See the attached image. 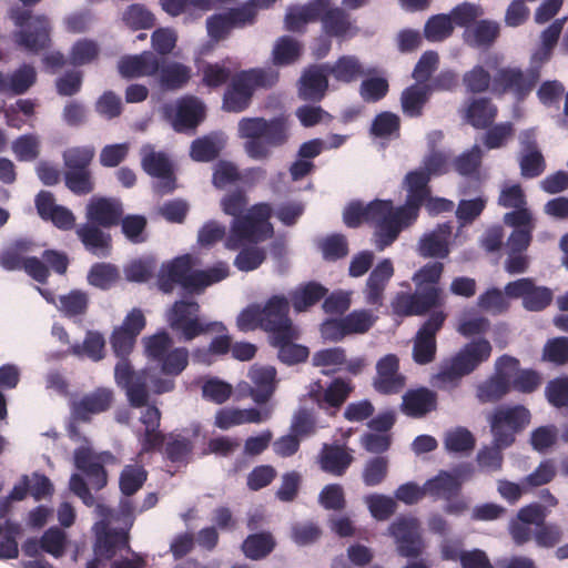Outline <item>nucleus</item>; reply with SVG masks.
Returning <instances> with one entry per match:
<instances>
[{
	"mask_svg": "<svg viewBox=\"0 0 568 568\" xmlns=\"http://www.w3.org/2000/svg\"><path fill=\"white\" fill-rule=\"evenodd\" d=\"M407 192L403 205L395 207L390 200H373L367 204L351 202L343 212V221L348 227H357L362 222L374 225V245L378 252L393 244L399 233L413 224L426 201V166L408 172L403 181Z\"/></svg>",
	"mask_w": 568,
	"mask_h": 568,
	"instance_id": "nucleus-1",
	"label": "nucleus"
},
{
	"mask_svg": "<svg viewBox=\"0 0 568 568\" xmlns=\"http://www.w3.org/2000/svg\"><path fill=\"white\" fill-rule=\"evenodd\" d=\"M237 134L244 139L246 155L255 161L267 160L272 149L284 145L288 140V124L282 116L270 120L260 116L242 118Z\"/></svg>",
	"mask_w": 568,
	"mask_h": 568,
	"instance_id": "nucleus-2",
	"label": "nucleus"
},
{
	"mask_svg": "<svg viewBox=\"0 0 568 568\" xmlns=\"http://www.w3.org/2000/svg\"><path fill=\"white\" fill-rule=\"evenodd\" d=\"M136 337L119 327L111 335V345L119 362L114 367V379L119 387L125 390L131 406L143 407L148 402L149 373L146 371L135 372L128 355L131 353Z\"/></svg>",
	"mask_w": 568,
	"mask_h": 568,
	"instance_id": "nucleus-3",
	"label": "nucleus"
},
{
	"mask_svg": "<svg viewBox=\"0 0 568 568\" xmlns=\"http://www.w3.org/2000/svg\"><path fill=\"white\" fill-rule=\"evenodd\" d=\"M98 514H100L103 518L102 521L95 523L92 527V530L95 536L94 541V558L87 564V568H105L103 560H110L118 552L121 551H130L129 545V531L133 526L134 517H133V508L130 501L121 503V511L120 519L123 523V526L120 530H108V521L105 518L110 515V511L103 506H98Z\"/></svg>",
	"mask_w": 568,
	"mask_h": 568,
	"instance_id": "nucleus-4",
	"label": "nucleus"
},
{
	"mask_svg": "<svg viewBox=\"0 0 568 568\" xmlns=\"http://www.w3.org/2000/svg\"><path fill=\"white\" fill-rule=\"evenodd\" d=\"M278 80V72L271 68H253L235 73L223 95V110L240 113L246 110L257 89L273 87Z\"/></svg>",
	"mask_w": 568,
	"mask_h": 568,
	"instance_id": "nucleus-5",
	"label": "nucleus"
},
{
	"mask_svg": "<svg viewBox=\"0 0 568 568\" xmlns=\"http://www.w3.org/2000/svg\"><path fill=\"white\" fill-rule=\"evenodd\" d=\"M272 207L267 203H257L242 216L233 219L225 246L237 250L248 244H257L272 237L274 230L270 223Z\"/></svg>",
	"mask_w": 568,
	"mask_h": 568,
	"instance_id": "nucleus-6",
	"label": "nucleus"
},
{
	"mask_svg": "<svg viewBox=\"0 0 568 568\" xmlns=\"http://www.w3.org/2000/svg\"><path fill=\"white\" fill-rule=\"evenodd\" d=\"M165 321L181 342H191L210 332L225 331L222 322H207L200 316V304L193 298L175 301L165 312Z\"/></svg>",
	"mask_w": 568,
	"mask_h": 568,
	"instance_id": "nucleus-7",
	"label": "nucleus"
},
{
	"mask_svg": "<svg viewBox=\"0 0 568 568\" xmlns=\"http://www.w3.org/2000/svg\"><path fill=\"white\" fill-rule=\"evenodd\" d=\"M491 354V345L485 338L466 344L440 372L433 376L432 385L438 388L456 386L459 379L475 371Z\"/></svg>",
	"mask_w": 568,
	"mask_h": 568,
	"instance_id": "nucleus-8",
	"label": "nucleus"
},
{
	"mask_svg": "<svg viewBox=\"0 0 568 568\" xmlns=\"http://www.w3.org/2000/svg\"><path fill=\"white\" fill-rule=\"evenodd\" d=\"M9 16L17 27L12 38L19 48L33 54L49 48L51 24L47 16L33 14L21 7L11 8Z\"/></svg>",
	"mask_w": 568,
	"mask_h": 568,
	"instance_id": "nucleus-9",
	"label": "nucleus"
},
{
	"mask_svg": "<svg viewBox=\"0 0 568 568\" xmlns=\"http://www.w3.org/2000/svg\"><path fill=\"white\" fill-rule=\"evenodd\" d=\"M148 357L155 362L163 374L180 375L189 364V351L185 347H174L168 332L161 331L143 339Z\"/></svg>",
	"mask_w": 568,
	"mask_h": 568,
	"instance_id": "nucleus-10",
	"label": "nucleus"
},
{
	"mask_svg": "<svg viewBox=\"0 0 568 568\" xmlns=\"http://www.w3.org/2000/svg\"><path fill=\"white\" fill-rule=\"evenodd\" d=\"M540 80L539 67L523 70L519 67H504L493 78L491 93L501 97L510 93L517 101H524Z\"/></svg>",
	"mask_w": 568,
	"mask_h": 568,
	"instance_id": "nucleus-11",
	"label": "nucleus"
},
{
	"mask_svg": "<svg viewBox=\"0 0 568 568\" xmlns=\"http://www.w3.org/2000/svg\"><path fill=\"white\" fill-rule=\"evenodd\" d=\"M494 442L499 447H509L516 435L530 423V412L523 405L498 407L488 418Z\"/></svg>",
	"mask_w": 568,
	"mask_h": 568,
	"instance_id": "nucleus-12",
	"label": "nucleus"
},
{
	"mask_svg": "<svg viewBox=\"0 0 568 568\" xmlns=\"http://www.w3.org/2000/svg\"><path fill=\"white\" fill-rule=\"evenodd\" d=\"M200 276L197 271L193 270V257L184 254L162 264L158 274V286L165 294L172 293L175 285H180L189 293H197Z\"/></svg>",
	"mask_w": 568,
	"mask_h": 568,
	"instance_id": "nucleus-13",
	"label": "nucleus"
},
{
	"mask_svg": "<svg viewBox=\"0 0 568 568\" xmlns=\"http://www.w3.org/2000/svg\"><path fill=\"white\" fill-rule=\"evenodd\" d=\"M68 432L72 440H83L85 444L74 450L73 457L75 467L87 476L89 483L94 489H102L108 481L106 473L102 463L112 458V455L108 452H104L99 456L93 455L88 445V439L81 437L77 426L73 424L69 426Z\"/></svg>",
	"mask_w": 568,
	"mask_h": 568,
	"instance_id": "nucleus-14",
	"label": "nucleus"
},
{
	"mask_svg": "<svg viewBox=\"0 0 568 568\" xmlns=\"http://www.w3.org/2000/svg\"><path fill=\"white\" fill-rule=\"evenodd\" d=\"M505 294L511 300H521L523 307L528 312H541L554 300V292L547 286L536 284L532 277H521L505 285Z\"/></svg>",
	"mask_w": 568,
	"mask_h": 568,
	"instance_id": "nucleus-15",
	"label": "nucleus"
},
{
	"mask_svg": "<svg viewBox=\"0 0 568 568\" xmlns=\"http://www.w3.org/2000/svg\"><path fill=\"white\" fill-rule=\"evenodd\" d=\"M519 361L503 355L496 361L495 374L478 385L477 397L481 403H495L510 390V379L517 371Z\"/></svg>",
	"mask_w": 568,
	"mask_h": 568,
	"instance_id": "nucleus-16",
	"label": "nucleus"
},
{
	"mask_svg": "<svg viewBox=\"0 0 568 568\" xmlns=\"http://www.w3.org/2000/svg\"><path fill=\"white\" fill-rule=\"evenodd\" d=\"M141 165L146 174L159 181L154 189L160 194H168L175 189L173 164L164 152H156L152 144H144L140 150Z\"/></svg>",
	"mask_w": 568,
	"mask_h": 568,
	"instance_id": "nucleus-17",
	"label": "nucleus"
},
{
	"mask_svg": "<svg viewBox=\"0 0 568 568\" xmlns=\"http://www.w3.org/2000/svg\"><path fill=\"white\" fill-rule=\"evenodd\" d=\"M163 114L176 132H193L204 119L205 106L195 97H183L174 104H164Z\"/></svg>",
	"mask_w": 568,
	"mask_h": 568,
	"instance_id": "nucleus-18",
	"label": "nucleus"
},
{
	"mask_svg": "<svg viewBox=\"0 0 568 568\" xmlns=\"http://www.w3.org/2000/svg\"><path fill=\"white\" fill-rule=\"evenodd\" d=\"M353 390L349 382L335 378L327 387L321 381L310 384L307 396L329 416H334Z\"/></svg>",
	"mask_w": 568,
	"mask_h": 568,
	"instance_id": "nucleus-19",
	"label": "nucleus"
},
{
	"mask_svg": "<svg viewBox=\"0 0 568 568\" xmlns=\"http://www.w3.org/2000/svg\"><path fill=\"white\" fill-rule=\"evenodd\" d=\"M474 467L470 463H463L450 471L442 470L437 476L428 479V495L450 499L459 495L463 483L470 479Z\"/></svg>",
	"mask_w": 568,
	"mask_h": 568,
	"instance_id": "nucleus-20",
	"label": "nucleus"
},
{
	"mask_svg": "<svg viewBox=\"0 0 568 568\" xmlns=\"http://www.w3.org/2000/svg\"><path fill=\"white\" fill-rule=\"evenodd\" d=\"M416 291L398 292L390 303L392 311L397 316L423 315L426 313V265L413 276Z\"/></svg>",
	"mask_w": 568,
	"mask_h": 568,
	"instance_id": "nucleus-21",
	"label": "nucleus"
},
{
	"mask_svg": "<svg viewBox=\"0 0 568 568\" xmlns=\"http://www.w3.org/2000/svg\"><path fill=\"white\" fill-rule=\"evenodd\" d=\"M288 311L290 303L284 295H273L261 308L262 328L270 332L272 338L281 334L287 336L290 331L295 328L288 317Z\"/></svg>",
	"mask_w": 568,
	"mask_h": 568,
	"instance_id": "nucleus-22",
	"label": "nucleus"
},
{
	"mask_svg": "<svg viewBox=\"0 0 568 568\" xmlns=\"http://www.w3.org/2000/svg\"><path fill=\"white\" fill-rule=\"evenodd\" d=\"M406 384V377L399 372V358L395 354H386L376 363V375L373 378L374 389L383 395L398 394Z\"/></svg>",
	"mask_w": 568,
	"mask_h": 568,
	"instance_id": "nucleus-23",
	"label": "nucleus"
},
{
	"mask_svg": "<svg viewBox=\"0 0 568 568\" xmlns=\"http://www.w3.org/2000/svg\"><path fill=\"white\" fill-rule=\"evenodd\" d=\"M397 550L403 557H416L423 547L418 521L414 518L398 517L388 527Z\"/></svg>",
	"mask_w": 568,
	"mask_h": 568,
	"instance_id": "nucleus-24",
	"label": "nucleus"
},
{
	"mask_svg": "<svg viewBox=\"0 0 568 568\" xmlns=\"http://www.w3.org/2000/svg\"><path fill=\"white\" fill-rule=\"evenodd\" d=\"M413 77L416 84L405 89L400 97L403 112L410 118L422 115L426 103V52L420 55Z\"/></svg>",
	"mask_w": 568,
	"mask_h": 568,
	"instance_id": "nucleus-25",
	"label": "nucleus"
},
{
	"mask_svg": "<svg viewBox=\"0 0 568 568\" xmlns=\"http://www.w3.org/2000/svg\"><path fill=\"white\" fill-rule=\"evenodd\" d=\"M394 275V266L389 258H383L371 271L363 288L364 301L378 310L384 304L385 290Z\"/></svg>",
	"mask_w": 568,
	"mask_h": 568,
	"instance_id": "nucleus-26",
	"label": "nucleus"
},
{
	"mask_svg": "<svg viewBox=\"0 0 568 568\" xmlns=\"http://www.w3.org/2000/svg\"><path fill=\"white\" fill-rule=\"evenodd\" d=\"M40 217L50 221L55 227L68 231L75 225L74 214L65 206L55 203L53 194L49 191H40L34 200Z\"/></svg>",
	"mask_w": 568,
	"mask_h": 568,
	"instance_id": "nucleus-27",
	"label": "nucleus"
},
{
	"mask_svg": "<svg viewBox=\"0 0 568 568\" xmlns=\"http://www.w3.org/2000/svg\"><path fill=\"white\" fill-rule=\"evenodd\" d=\"M140 422L144 426L143 430L136 432L141 452L148 453L162 447L165 435L159 430L161 422L160 409L153 405L145 406L141 413Z\"/></svg>",
	"mask_w": 568,
	"mask_h": 568,
	"instance_id": "nucleus-28",
	"label": "nucleus"
},
{
	"mask_svg": "<svg viewBox=\"0 0 568 568\" xmlns=\"http://www.w3.org/2000/svg\"><path fill=\"white\" fill-rule=\"evenodd\" d=\"M123 214L118 199L92 197L87 205V220L102 227L118 225Z\"/></svg>",
	"mask_w": 568,
	"mask_h": 568,
	"instance_id": "nucleus-29",
	"label": "nucleus"
},
{
	"mask_svg": "<svg viewBox=\"0 0 568 568\" xmlns=\"http://www.w3.org/2000/svg\"><path fill=\"white\" fill-rule=\"evenodd\" d=\"M328 64L312 65L300 79L298 95L302 100L320 102L328 88Z\"/></svg>",
	"mask_w": 568,
	"mask_h": 568,
	"instance_id": "nucleus-30",
	"label": "nucleus"
},
{
	"mask_svg": "<svg viewBox=\"0 0 568 568\" xmlns=\"http://www.w3.org/2000/svg\"><path fill=\"white\" fill-rule=\"evenodd\" d=\"M276 369L273 366L254 365L248 372L252 382L250 396L256 405L268 403L276 389Z\"/></svg>",
	"mask_w": 568,
	"mask_h": 568,
	"instance_id": "nucleus-31",
	"label": "nucleus"
},
{
	"mask_svg": "<svg viewBox=\"0 0 568 568\" xmlns=\"http://www.w3.org/2000/svg\"><path fill=\"white\" fill-rule=\"evenodd\" d=\"M75 233L84 248L97 257H108L112 250V239L100 225L89 222L80 224Z\"/></svg>",
	"mask_w": 568,
	"mask_h": 568,
	"instance_id": "nucleus-32",
	"label": "nucleus"
},
{
	"mask_svg": "<svg viewBox=\"0 0 568 568\" xmlns=\"http://www.w3.org/2000/svg\"><path fill=\"white\" fill-rule=\"evenodd\" d=\"M353 460V450L338 444H324L318 455L321 469L338 477L346 473Z\"/></svg>",
	"mask_w": 568,
	"mask_h": 568,
	"instance_id": "nucleus-33",
	"label": "nucleus"
},
{
	"mask_svg": "<svg viewBox=\"0 0 568 568\" xmlns=\"http://www.w3.org/2000/svg\"><path fill=\"white\" fill-rule=\"evenodd\" d=\"M119 73L123 78H140L155 74L160 69L158 57L150 51L141 54L126 55L118 63Z\"/></svg>",
	"mask_w": 568,
	"mask_h": 568,
	"instance_id": "nucleus-34",
	"label": "nucleus"
},
{
	"mask_svg": "<svg viewBox=\"0 0 568 568\" xmlns=\"http://www.w3.org/2000/svg\"><path fill=\"white\" fill-rule=\"evenodd\" d=\"M113 402V392L110 388L99 387L94 392L84 395L73 404L72 414L79 419L89 420L90 414H99L109 409Z\"/></svg>",
	"mask_w": 568,
	"mask_h": 568,
	"instance_id": "nucleus-35",
	"label": "nucleus"
},
{
	"mask_svg": "<svg viewBox=\"0 0 568 568\" xmlns=\"http://www.w3.org/2000/svg\"><path fill=\"white\" fill-rule=\"evenodd\" d=\"M284 335L285 334H281L272 338L273 345L278 348L277 356L280 361L287 365L306 361L308 357V348L293 342L298 338L297 329L294 328L290 331L287 336Z\"/></svg>",
	"mask_w": 568,
	"mask_h": 568,
	"instance_id": "nucleus-36",
	"label": "nucleus"
},
{
	"mask_svg": "<svg viewBox=\"0 0 568 568\" xmlns=\"http://www.w3.org/2000/svg\"><path fill=\"white\" fill-rule=\"evenodd\" d=\"M497 116V106L489 98L470 100L466 112V121L476 129H487Z\"/></svg>",
	"mask_w": 568,
	"mask_h": 568,
	"instance_id": "nucleus-37",
	"label": "nucleus"
},
{
	"mask_svg": "<svg viewBox=\"0 0 568 568\" xmlns=\"http://www.w3.org/2000/svg\"><path fill=\"white\" fill-rule=\"evenodd\" d=\"M322 24L325 34L336 38L353 37L356 29L349 21V16L341 8L327 9V12L322 17Z\"/></svg>",
	"mask_w": 568,
	"mask_h": 568,
	"instance_id": "nucleus-38",
	"label": "nucleus"
},
{
	"mask_svg": "<svg viewBox=\"0 0 568 568\" xmlns=\"http://www.w3.org/2000/svg\"><path fill=\"white\" fill-rule=\"evenodd\" d=\"M326 293L327 290L316 282H308L301 285L291 293L293 308L298 313L304 312L320 302Z\"/></svg>",
	"mask_w": 568,
	"mask_h": 568,
	"instance_id": "nucleus-39",
	"label": "nucleus"
},
{
	"mask_svg": "<svg viewBox=\"0 0 568 568\" xmlns=\"http://www.w3.org/2000/svg\"><path fill=\"white\" fill-rule=\"evenodd\" d=\"M483 156V150L475 144L454 159L453 168L459 175L479 180Z\"/></svg>",
	"mask_w": 568,
	"mask_h": 568,
	"instance_id": "nucleus-40",
	"label": "nucleus"
},
{
	"mask_svg": "<svg viewBox=\"0 0 568 568\" xmlns=\"http://www.w3.org/2000/svg\"><path fill=\"white\" fill-rule=\"evenodd\" d=\"M223 142V139L217 134L197 138L191 144L190 155L197 162L213 161L222 150Z\"/></svg>",
	"mask_w": 568,
	"mask_h": 568,
	"instance_id": "nucleus-41",
	"label": "nucleus"
},
{
	"mask_svg": "<svg viewBox=\"0 0 568 568\" xmlns=\"http://www.w3.org/2000/svg\"><path fill=\"white\" fill-rule=\"evenodd\" d=\"M453 229V222L448 221L428 233V257L445 258L448 256Z\"/></svg>",
	"mask_w": 568,
	"mask_h": 568,
	"instance_id": "nucleus-42",
	"label": "nucleus"
},
{
	"mask_svg": "<svg viewBox=\"0 0 568 568\" xmlns=\"http://www.w3.org/2000/svg\"><path fill=\"white\" fill-rule=\"evenodd\" d=\"M301 43L290 36L277 39L272 50L273 63L277 67L294 63L301 55Z\"/></svg>",
	"mask_w": 568,
	"mask_h": 568,
	"instance_id": "nucleus-43",
	"label": "nucleus"
},
{
	"mask_svg": "<svg viewBox=\"0 0 568 568\" xmlns=\"http://www.w3.org/2000/svg\"><path fill=\"white\" fill-rule=\"evenodd\" d=\"M37 80L36 69L31 64L23 63L11 74L6 75V90L11 94H23Z\"/></svg>",
	"mask_w": 568,
	"mask_h": 568,
	"instance_id": "nucleus-44",
	"label": "nucleus"
},
{
	"mask_svg": "<svg viewBox=\"0 0 568 568\" xmlns=\"http://www.w3.org/2000/svg\"><path fill=\"white\" fill-rule=\"evenodd\" d=\"M274 547L275 541L270 532L248 535L242 544L244 555L252 560L265 558Z\"/></svg>",
	"mask_w": 568,
	"mask_h": 568,
	"instance_id": "nucleus-45",
	"label": "nucleus"
},
{
	"mask_svg": "<svg viewBox=\"0 0 568 568\" xmlns=\"http://www.w3.org/2000/svg\"><path fill=\"white\" fill-rule=\"evenodd\" d=\"M327 72L337 81L351 83L365 72L355 55H343L333 65L328 64Z\"/></svg>",
	"mask_w": 568,
	"mask_h": 568,
	"instance_id": "nucleus-46",
	"label": "nucleus"
},
{
	"mask_svg": "<svg viewBox=\"0 0 568 568\" xmlns=\"http://www.w3.org/2000/svg\"><path fill=\"white\" fill-rule=\"evenodd\" d=\"M239 68V63L230 58L207 64L203 69V82L210 88L224 84Z\"/></svg>",
	"mask_w": 568,
	"mask_h": 568,
	"instance_id": "nucleus-47",
	"label": "nucleus"
},
{
	"mask_svg": "<svg viewBox=\"0 0 568 568\" xmlns=\"http://www.w3.org/2000/svg\"><path fill=\"white\" fill-rule=\"evenodd\" d=\"M191 77V69L178 62L168 63L160 70V84L165 90L182 88Z\"/></svg>",
	"mask_w": 568,
	"mask_h": 568,
	"instance_id": "nucleus-48",
	"label": "nucleus"
},
{
	"mask_svg": "<svg viewBox=\"0 0 568 568\" xmlns=\"http://www.w3.org/2000/svg\"><path fill=\"white\" fill-rule=\"evenodd\" d=\"M399 116L393 112L378 113L372 122L371 133L379 139H396L399 136Z\"/></svg>",
	"mask_w": 568,
	"mask_h": 568,
	"instance_id": "nucleus-49",
	"label": "nucleus"
},
{
	"mask_svg": "<svg viewBox=\"0 0 568 568\" xmlns=\"http://www.w3.org/2000/svg\"><path fill=\"white\" fill-rule=\"evenodd\" d=\"M377 320L374 311L367 308L354 310L343 317L348 335L367 333Z\"/></svg>",
	"mask_w": 568,
	"mask_h": 568,
	"instance_id": "nucleus-50",
	"label": "nucleus"
},
{
	"mask_svg": "<svg viewBox=\"0 0 568 568\" xmlns=\"http://www.w3.org/2000/svg\"><path fill=\"white\" fill-rule=\"evenodd\" d=\"M2 534L0 539V559H16L19 556L17 539L22 534L21 524L6 519Z\"/></svg>",
	"mask_w": 568,
	"mask_h": 568,
	"instance_id": "nucleus-51",
	"label": "nucleus"
},
{
	"mask_svg": "<svg viewBox=\"0 0 568 568\" xmlns=\"http://www.w3.org/2000/svg\"><path fill=\"white\" fill-rule=\"evenodd\" d=\"M165 457L172 463H183L192 452V442L180 434H169L164 439Z\"/></svg>",
	"mask_w": 568,
	"mask_h": 568,
	"instance_id": "nucleus-52",
	"label": "nucleus"
},
{
	"mask_svg": "<svg viewBox=\"0 0 568 568\" xmlns=\"http://www.w3.org/2000/svg\"><path fill=\"white\" fill-rule=\"evenodd\" d=\"M146 470L139 465H126L120 475L121 493L128 498L135 494L146 480Z\"/></svg>",
	"mask_w": 568,
	"mask_h": 568,
	"instance_id": "nucleus-53",
	"label": "nucleus"
},
{
	"mask_svg": "<svg viewBox=\"0 0 568 568\" xmlns=\"http://www.w3.org/2000/svg\"><path fill=\"white\" fill-rule=\"evenodd\" d=\"M31 251V242L17 240L10 247L0 253V266L6 271L21 270L27 257L24 254Z\"/></svg>",
	"mask_w": 568,
	"mask_h": 568,
	"instance_id": "nucleus-54",
	"label": "nucleus"
},
{
	"mask_svg": "<svg viewBox=\"0 0 568 568\" xmlns=\"http://www.w3.org/2000/svg\"><path fill=\"white\" fill-rule=\"evenodd\" d=\"M119 271L110 263H94L88 273V283L100 290H109L118 280Z\"/></svg>",
	"mask_w": 568,
	"mask_h": 568,
	"instance_id": "nucleus-55",
	"label": "nucleus"
},
{
	"mask_svg": "<svg viewBox=\"0 0 568 568\" xmlns=\"http://www.w3.org/2000/svg\"><path fill=\"white\" fill-rule=\"evenodd\" d=\"M444 445L449 453H470L475 448L476 439L467 428L456 427L446 433Z\"/></svg>",
	"mask_w": 568,
	"mask_h": 568,
	"instance_id": "nucleus-56",
	"label": "nucleus"
},
{
	"mask_svg": "<svg viewBox=\"0 0 568 568\" xmlns=\"http://www.w3.org/2000/svg\"><path fill=\"white\" fill-rule=\"evenodd\" d=\"M557 475V466L552 458L544 459L536 469L521 480L524 488H536L551 483Z\"/></svg>",
	"mask_w": 568,
	"mask_h": 568,
	"instance_id": "nucleus-57",
	"label": "nucleus"
},
{
	"mask_svg": "<svg viewBox=\"0 0 568 568\" xmlns=\"http://www.w3.org/2000/svg\"><path fill=\"white\" fill-rule=\"evenodd\" d=\"M388 473V458L377 456L369 458L363 468L362 479L365 486L375 487L384 481Z\"/></svg>",
	"mask_w": 568,
	"mask_h": 568,
	"instance_id": "nucleus-58",
	"label": "nucleus"
},
{
	"mask_svg": "<svg viewBox=\"0 0 568 568\" xmlns=\"http://www.w3.org/2000/svg\"><path fill=\"white\" fill-rule=\"evenodd\" d=\"M463 83L470 93H484L491 91L493 78L483 65H475L463 75Z\"/></svg>",
	"mask_w": 568,
	"mask_h": 568,
	"instance_id": "nucleus-59",
	"label": "nucleus"
},
{
	"mask_svg": "<svg viewBox=\"0 0 568 568\" xmlns=\"http://www.w3.org/2000/svg\"><path fill=\"white\" fill-rule=\"evenodd\" d=\"M104 337L99 332L89 331L82 344H73L71 352L74 355H85L92 361H100L103 357Z\"/></svg>",
	"mask_w": 568,
	"mask_h": 568,
	"instance_id": "nucleus-60",
	"label": "nucleus"
},
{
	"mask_svg": "<svg viewBox=\"0 0 568 568\" xmlns=\"http://www.w3.org/2000/svg\"><path fill=\"white\" fill-rule=\"evenodd\" d=\"M95 149L92 145L74 146L63 152V161L68 171L88 170Z\"/></svg>",
	"mask_w": 568,
	"mask_h": 568,
	"instance_id": "nucleus-61",
	"label": "nucleus"
},
{
	"mask_svg": "<svg viewBox=\"0 0 568 568\" xmlns=\"http://www.w3.org/2000/svg\"><path fill=\"white\" fill-rule=\"evenodd\" d=\"M371 515L377 520L388 519L396 510V501L383 494H371L365 497Z\"/></svg>",
	"mask_w": 568,
	"mask_h": 568,
	"instance_id": "nucleus-62",
	"label": "nucleus"
},
{
	"mask_svg": "<svg viewBox=\"0 0 568 568\" xmlns=\"http://www.w3.org/2000/svg\"><path fill=\"white\" fill-rule=\"evenodd\" d=\"M232 392V385L217 377H210L202 385L203 398L215 404L225 403L231 397Z\"/></svg>",
	"mask_w": 568,
	"mask_h": 568,
	"instance_id": "nucleus-63",
	"label": "nucleus"
},
{
	"mask_svg": "<svg viewBox=\"0 0 568 568\" xmlns=\"http://www.w3.org/2000/svg\"><path fill=\"white\" fill-rule=\"evenodd\" d=\"M545 396L556 408L568 406V376L550 379L545 387Z\"/></svg>",
	"mask_w": 568,
	"mask_h": 568,
	"instance_id": "nucleus-64",
	"label": "nucleus"
}]
</instances>
